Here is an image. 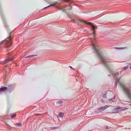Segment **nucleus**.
<instances>
[{
  "mask_svg": "<svg viewBox=\"0 0 131 131\" xmlns=\"http://www.w3.org/2000/svg\"><path fill=\"white\" fill-rule=\"evenodd\" d=\"M1 64V63H0V64Z\"/></svg>",
  "mask_w": 131,
  "mask_h": 131,
  "instance_id": "c9c22d12",
  "label": "nucleus"
},
{
  "mask_svg": "<svg viewBox=\"0 0 131 131\" xmlns=\"http://www.w3.org/2000/svg\"><path fill=\"white\" fill-rule=\"evenodd\" d=\"M69 67L71 69H73V68L71 66H69Z\"/></svg>",
  "mask_w": 131,
  "mask_h": 131,
  "instance_id": "bb28decb",
  "label": "nucleus"
},
{
  "mask_svg": "<svg viewBox=\"0 0 131 131\" xmlns=\"http://www.w3.org/2000/svg\"><path fill=\"white\" fill-rule=\"evenodd\" d=\"M123 48V49H124V48Z\"/></svg>",
  "mask_w": 131,
  "mask_h": 131,
  "instance_id": "cd10ccee",
  "label": "nucleus"
},
{
  "mask_svg": "<svg viewBox=\"0 0 131 131\" xmlns=\"http://www.w3.org/2000/svg\"><path fill=\"white\" fill-rule=\"evenodd\" d=\"M63 101H58L56 102V104H60L62 103Z\"/></svg>",
  "mask_w": 131,
  "mask_h": 131,
  "instance_id": "ddd939ff",
  "label": "nucleus"
},
{
  "mask_svg": "<svg viewBox=\"0 0 131 131\" xmlns=\"http://www.w3.org/2000/svg\"><path fill=\"white\" fill-rule=\"evenodd\" d=\"M64 113L62 112H61L59 113L58 115H64Z\"/></svg>",
  "mask_w": 131,
  "mask_h": 131,
  "instance_id": "412c9836",
  "label": "nucleus"
},
{
  "mask_svg": "<svg viewBox=\"0 0 131 131\" xmlns=\"http://www.w3.org/2000/svg\"><path fill=\"white\" fill-rule=\"evenodd\" d=\"M110 74H109V75H108V76H110Z\"/></svg>",
  "mask_w": 131,
  "mask_h": 131,
  "instance_id": "7c9ffc66",
  "label": "nucleus"
},
{
  "mask_svg": "<svg viewBox=\"0 0 131 131\" xmlns=\"http://www.w3.org/2000/svg\"><path fill=\"white\" fill-rule=\"evenodd\" d=\"M115 110H116V113H117L119 111H120L123 110L122 109V107H119L116 108Z\"/></svg>",
  "mask_w": 131,
  "mask_h": 131,
  "instance_id": "0eeeda50",
  "label": "nucleus"
},
{
  "mask_svg": "<svg viewBox=\"0 0 131 131\" xmlns=\"http://www.w3.org/2000/svg\"><path fill=\"white\" fill-rule=\"evenodd\" d=\"M67 9H68V10H71L72 7L70 5H69L67 7Z\"/></svg>",
  "mask_w": 131,
  "mask_h": 131,
  "instance_id": "2eb2a0df",
  "label": "nucleus"
},
{
  "mask_svg": "<svg viewBox=\"0 0 131 131\" xmlns=\"http://www.w3.org/2000/svg\"><path fill=\"white\" fill-rule=\"evenodd\" d=\"M128 66H127L124 67L123 69L122 70H125L127 69L128 68Z\"/></svg>",
  "mask_w": 131,
  "mask_h": 131,
  "instance_id": "dca6fc26",
  "label": "nucleus"
},
{
  "mask_svg": "<svg viewBox=\"0 0 131 131\" xmlns=\"http://www.w3.org/2000/svg\"><path fill=\"white\" fill-rule=\"evenodd\" d=\"M92 47L102 64L104 65L109 71H110V67L108 63L110 62V59L106 58L104 56L101 54V51L96 48L94 44H92Z\"/></svg>",
  "mask_w": 131,
  "mask_h": 131,
  "instance_id": "f257e3e1",
  "label": "nucleus"
},
{
  "mask_svg": "<svg viewBox=\"0 0 131 131\" xmlns=\"http://www.w3.org/2000/svg\"><path fill=\"white\" fill-rule=\"evenodd\" d=\"M36 56H37V55L33 54L32 55H30L26 56V57H25V58H28L32 57H35Z\"/></svg>",
  "mask_w": 131,
  "mask_h": 131,
  "instance_id": "9b49d317",
  "label": "nucleus"
},
{
  "mask_svg": "<svg viewBox=\"0 0 131 131\" xmlns=\"http://www.w3.org/2000/svg\"><path fill=\"white\" fill-rule=\"evenodd\" d=\"M63 115H58V118H59V117H62L63 116Z\"/></svg>",
  "mask_w": 131,
  "mask_h": 131,
  "instance_id": "aec40b11",
  "label": "nucleus"
},
{
  "mask_svg": "<svg viewBox=\"0 0 131 131\" xmlns=\"http://www.w3.org/2000/svg\"><path fill=\"white\" fill-rule=\"evenodd\" d=\"M119 81V79H117L115 81V82L114 83V85L115 86V87H116L117 85V83H118Z\"/></svg>",
  "mask_w": 131,
  "mask_h": 131,
  "instance_id": "9d476101",
  "label": "nucleus"
},
{
  "mask_svg": "<svg viewBox=\"0 0 131 131\" xmlns=\"http://www.w3.org/2000/svg\"><path fill=\"white\" fill-rule=\"evenodd\" d=\"M35 115H43V114H39V113H36V114H35Z\"/></svg>",
  "mask_w": 131,
  "mask_h": 131,
  "instance_id": "a878e982",
  "label": "nucleus"
},
{
  "mask_svg": "<svg viewBox=\"0 0 131 131\" xmlns=\"http://www.w3.org/2000/svg\"><path fill=\"white\" fill-rule=\"evenodd\" d=\"M119 74V73L118 72H117L115 73V76H116L117 75H118Z\"/></svg>",
  "mask_w": 131,
  "mask_h": 131,
  "instance_id": "6ab92c4d",
  "label": "nucleus"
},
{
  "mask_svg": "<svg viewBox=\"0 0 131 131\" xmlns=\"http://www.w3.org/2000/svg\"><path fill=\"white\" fill-rule=\"evenodd\" d=\"M130 69H131V66L129 67Z\"/></svg>",
  "mask_w": 131,
  "mask_h": 131,
  "instance_id": "c756f323",
  "label": "nucleus"
},
{
  "mask_svg": "<svg viewBox=\"0 0 131 131\" xmlns=\"http://www.w3.org/2000/svg\"><path fill=\"white\" fill-rule=\"evenodd\" d=\"M11 54V53L10 52L8 53L7 55L8 56H9Z\"/></svg>",
  "mask_w": 131,
  "mask_h": 131,
  "instance_id": "b1692460",
  "label": "nucleus"
},
{
  "mask_svg": "<svg viewBox=\"0 0 131 131\" xmlns=\"http://www.w3.org/2000/svg\"><path fill=\"white\" fill-rule=\"evenodd\" d=\"M62 10L63 12H66V9H62Z\"/></svg>",
  "mask_w": 131,
  "mask_h": 131,
  "instance_id": "5701e85b",
  "label": "nucleus"
},
{
  "mask_svg": "<svg viewBox=\"0 0 131 131\" xmlns=\"http://www.w3.org/2000/svg\"><path fill=\"white\" fill-rule=\"evenodd\" d=\"M122 72V71H121V72H120V73H121V72Z\"/></svg>",
  "mask_w": 131,
  "mask_h": 131,
  "instance_id": "f704fd0d",
  "label": "nucleus"
},
{
  "mask_svg": "<svg viewBox=\"0 0 131 131\" xmlns=\"http://www.w3.org/2000/svg\"><path fill=\"white\" fill-rule=\"evenodd\" d=\"M16 116V115H12L11 116V117H12V118H13L15 117Z\"/></svg>",
  "mask_w": 131,
  "mask_h": 131,
  "instance_id": "4be33fe9",
  "label": "nucleus"
},
{
  "mask_svg": "<svg viewBox=\"0 0 131 131\" xmlns=\"http://www.w3.org/2000/svg\"><path fill=\"white\" fill-rule=\"evenodd\" d=\"M120 86L128 98L131 100V94L129 92L130 89L128 87H126L125 85L123 84H121Z\"/></svg>",
  "mask_w": 131,
  "mask_h": 131,
  "instance_id": "f03ea898",
  "label": "nucleus"
},
{
  "mask_svg": "<svg viewBox=\"0 0 131 131\" xmlns=\"http://www.w3.org/2000/svg\"><path fill=\"white\" fill-rule=\"evenodd\" d=\"M105 129H109V128L108 126H106L105 127Z\"/></svg>",
  "mask_w": 131,
  "mask_h": 131,
  "instance_id": "393cba45",
  "label": "nucleus"
},
{
  "mask_svg": "<svg viewBox=\"0 0 131 131\" xmlns=\"http://www.w3.org/2000/svg\"><path fill=\"white\" fill-rule=\"evenodd\" d=\"M107 94V92H105V93L103 94V96L104 98H106V95Z\"/></svg>",
  "mask_w": 131,
  "mask_h": 131,
  "instance_id": "4468645a",
  "label": "nucleus"
},
{
  "mask_svg": "<svg viewBox=\"0 0 131 131\" xmlns=\"http://www.w3.org/2000/svg\"><path fill=\"white\" fill-rule=\"evenodd\" d=\"M129 105L130 106H131V104H130Z\"/></svg>",
  "mask_w": 131,
  "mask_h": 131,
  "instance_id": "473e14b6",
  "label": "nucleus"
},
{
  "mask_svg": "<svg viewBox=\"0 0 131 131\" xmlns=\"http://www.w3.org/2000/svg\"><path fill=\"white\" fill-rule=\"evenodd\" d=\"M108 107L109 106L108 105L105 106L103 107L102 106L99 108L98 109V110L99 111H102L104 110Z\"/></svg>",
  "mask_w": 131,
  "mask_h": 131,
  "instance_id": "39448f33",
  "label": "nucleus"
},
{
  "mask_svg": "<svg viewBox=\"0 0 131 131\" xmlns=\"http://www.w3.org/2000/svg\"><path fill=\"white\" fill-rule=\"evenodd\" d=\"M59 10H61V8H59Z\"/></svg>",
  "mask_w": 131,
  "mask_h": 131,
  "instance_id": "2f4dec72",
  "label": "nucleus"
},
{
  "mask_svg": "<svg viewBox=\"0 0 131 131\" xmlns=\"http://www.w3.org/2000/svg\"><path fill=\"white\" fill-rule=\"evenodd\" d=\"M115 98V96H114L113 98H110L108 99V100L109 101H112V100H114Z\"/></svg>",
  "mask_w": 131,
  "mask_h": 131,
  "instance_id": "f3484780",
  "label": "nucleus"
},
{
  "mask_svg": "<svg viewBox=\"0 0 131 131\" xmlns=\"http://www.w3.org/2000/svg\"><path fill=\"white\" fill-rule=\"evenodd\" d=\"M101 101H102V102L103 103L104 102V101H103V100H101Z\"/></svg>",
  "mask_w": 131,
  "mask_h": 131,
  "instance_id": "c85d7f7f",
  "label": "nucleus"
},
{
  "mask_svg": "<svg viewBox=\"0 0 131 131\" xmlns=\"http://www.w3.org/2000/svg\"><path fill=\"white\" fill-rule=\"evenodd\" d=\"M13 59L8 58L7 59H6L4 61V63H6L9 61H12Z\"/></svg>",
  "mask_w": 131,
  "mask_h": 131,
  "instance_id": "6e6552de",
  "label": "nucleus"
},
{
  "mask_svg": "<svg viewBox=\"0 0 131 131\" xmlns=\"http://www.w3.org/2000/svg\"><path fill=\"white\" fill-rule=\"evenodd\" d=\"M15 126H18V127L21 126V123H17L15 124Z\"/></svg>",
  "mask_w": 131,
  "mask_h": 131,
  "instance_id": "f8f14e48",
  "label": "nucleus"
},
{
  "mask_svg": "<svg viewBox=\"0 0 131 131\" xmlns=\"http://www.w3.org/2000/svg\"><path fill=\"white\" fill-rule=\"evenodd\" d=\"M13 115H16V114H13Z\"/></svg>",
  "mask_w": 131,
  "mask_h": 131,
  "instance_id": "72a5a7b5",
  "label": "nucleus"
},
{
  "mask_svg": "<svg viewBox=\"0 0 131 131\" xmlns=\"http://www.w3.org/2000/svg\"><path fill=\"white\" fill-rule=\"evenodd\" d=\"M56 4V3H54L53 4H51L50 5H49V6L45 7L43 9H45L47 8H48L49 7H51V6H54V5H55Z\"/></svg>",
  "mask_w": 131,
  "mask_h": 131,
  "instance_id": "1a4fd4ad",
  "label": "nucleus"
},
{
  "mask_svg": "<svg viewBox=\"0 0 131 131\" xmlns=\"http://www.w3.org/2000/svg\"><path fill=\"white\" fill-rule=\"evenodd\" d=\"M57 128L58 127H51L50 128L51 129H57Z\"/></svg>",
  "mask_w": 131,
  "mask_h": 131,
  "instance_id": "a211bd4d",
  "label": "nucleus"
},
{
  "mask_svg": "<svg viewBox=\"0 0 131 131\" xmlns=\"http://www.w3.org/2000/svg\"><path fill=\"white\" fill-rule=\"evenodd\" d=\"M81 22L87 25H90L92 27V33L94 37H95V32L94 30L96 29L95 26L91 22H87L83 20H81Z\"/></svg>",
  "mask_w": 131,
  "mask_h": 131,
  "instance_id": "7ed1b4c3",
  "label": "nucleus"
},
{
  "mask_svg": "<svg viewBox=\"0 0 131 131\" xmlns=\"http://www.w3.org/2000/svg\"><path fill=\"white\" fill-rule=\"evenodd\" d=\"M8 88L7 87L3 86L0 88V94H2V91H5L7 90Z\"/></svg>",
  "mask_w": 131,
  "mask_h": 131,
  "instance_id": "423d86ee",
  "label": "nucleus"
},
{
  "mask_svg": "<svg viewBox=\"0 0 131 131\" xmlns=\"http://www.w3.org/2000/svg\"><path fill=\"white\" fill-rule=\"evenodd\" d=\"M7 91L9 93L12 92L14 89V86L13 84H10L8 85Z\"/></svg>",
  "mask_w": 131,
  "mask_h": 131,
  "instance_id": "20e7f679",
  "label": "nucleus"
}]
</instances>
